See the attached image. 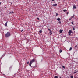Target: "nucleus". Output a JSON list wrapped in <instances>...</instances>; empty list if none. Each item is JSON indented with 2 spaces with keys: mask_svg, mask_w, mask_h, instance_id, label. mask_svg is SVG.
Returning <instances> with one entry per match:
<instances>
[{
  "mask_svg": "<svg viewBox=\"0 0 78 78\" xmlns=\"http://www.w3.org/2000/svg\"><path fill=\"white\" fill-rule=\"evenodd\" d=\"M75 78H77L76 77H75Z\"/></svg>",
  "mask_w": 78,
  "mask_h": 78,
  "instance_id": "nucleus-35",
  "label": "nucleus"
},
{
  "mask_svg": "<svg viewBox=\"0 0 78 78\" xmlns=\"http://www.w3.org/2000/svg\"><path fill=\"white\" fill-rule=\"evenodd\" d=\"M60 78H61V77H60Z\"/></svg>",
  "mask_w": 78,
  "mask_h": 78,
  "instance_id": "nucleus-36",
  "label": "nucleus"
},
{
  "mask_svg": "<svg viewBox=\"0 0 78 78\" xmlns=\"http://www.w3.org/2000/svg\"><path fill=\"white\" fill-rule=\"evenodd\" d=\"M29 40H27V41H28Z\"/></svg>",
  "mask_w": 78,
  "mask_h": 78,
  "instance_id": "nucleus-33",
  "label": "nucleus"
},
{
  "mask_svg": "<svg viewBox=\"0 0 78 78\" xmlns=\"http://www.w3.org/2000/svg\"><path fill=\"white\" fill-rule=\"evenodd\" d=\"M74 16H75V15H73L72 16H71V19H72V18H73V17H74Z\"/></svg>",
  "mask_w": 78,
  "mask_h": 78,
  "instance_id": "nucleus-11",
  "label": "nucleus"
},
{
  "mask_svg": "<svg viewBox=\"0 0 78 78\" xmlns=\"http://www.w3.org/2000/svg\"><path fill=\"white\" fill-rule=\"evenodd\" d=\"M62 31H63V30H62L61 29H60V31L59 32L60 33H62Z\"/></svg>",
  "mask_w": 78,
  "mask_h": 78,
  "instance_id": "nucleus-4",
  "label": "nucleus"
},
{
  "mask_svg": "<svg viewBox=\"0 0 78 78\" xmlns=\"http://www.w3.org/2000/svg\"><path fill=\"white\" fill-rule=\"evenodd\" d=\"M7 24H8V21H7L6 23H5V26H7Z\"/></svg>",
  "mask_w": 78,
  "mask_h": 78,
  "instance_id": "nucleus-7",
  "label": "nucleus"
},
{
  "mask_svg": "<svg viewBox=\"0 0 78 78\" xmlns=\"http://www.w3.org/2000/svg\"><path fill=\"white\" fill-rule=\"evenodd\" d=\"M34 61H35V60L34 58H33L32 60L30 61V62L29 64V66H30V67H31V64H32L33 62H34Z\"/></svg>",
  "mask_w": 78,
  "mask_h": 78,
  "instance_id": "nucleus-2",
  "label": "nucleus"
},
{
  "mask_svg": "<svg viewBox=\"0 0 78 78\" xmlns=\"http://www.w3.org/2000/svg\"><path fill=\"white\" fill-rule=\"evenodd\" d=\"M73 9H76V6L75 5H73Z\"/></svg>",
  "mask_w": 78,
  "mask_h": 78,
  "instance_id": "nucleus-5",
  "label": "nucleus"
},
{
  "mask_svg": "<svg viewBox=\"0 0 78 78\" xmlns=\"http://www.w3.org/2000/svg\"><path fill=\"white\" fill-rule=\"evenodd\" d=\"M0 5H1V2H0Z\"/></svg>",
  "mask_w": 78,
  "mask_h": 78,
  "instance_id": "nucleus-32",
  "label": "nucleus"
},
{
  "mask_svg": "<svg viewBox=\"0 0 78 78\" xmlns=\"http://www.w3.org/2000/svg\"><path fill=\"white\" fill-rule=\"evenodd\" d=\"M62 51V50L60 49L59 50V52L60 53H61Z\"/></svg>",
  "mask_w": 78,
  "mask_h": 78,
  "instance_id": "nucleus-10",
  "label": "nucleus"
},
{
  "mask_svg": "<svg viewBox=\"0 0 78 78\" xmlns=\"http://www.w3.org/2000/svg\"><path fill=\"white\" fill-rule=\"evenodd\" d=\"M63 11H64V12H66V11H67V10H63Z\"/></svg>",
  "mask_w": 78,
  "mask_h": 78,
  "instance_id": "nucleus-15",
  "label": "nucleus"
},
{
  "mask_svg": "<svg viewBox=\"0 0 78 78\" xmlns=\"http://www.w3.org/2000/svg\"><path fill=\"white\" fill-rule=\"evenodd\" d=\"M71 23L72 25H74L73 24V21H72V22Z\"/></svg>",
  "mask_w": 78,
  "mask_h": 78,
  "instance_id": "nucleus-16",
  "label": "nucleus"
},
{
  "mask_svg": "<svg viewBox=\"0 0 78 78\" xmlns=\"http://www.w3.org/2000/svg\"><path fill=\"white\" fill-rule=\"evenodd\" d=\"M72 18H71L70 19H69V20H72Z\"/></svg>",
  "mask_w": 78,
  "mask_h": 78,
  "instance_id": "nucleus-24",
  "label": "nucleus"
},
{
  "mask_svg": "<svg viewBox=\"0 0 78 78\" xmlns=\"http://www.w3.org/2000/svg\"><path fill=\"white\" fill-rule=\"evenodd\" d=\"M52 1H54V0H52Z\"/></svg>",
  "mask_w": 78,
  "mask_h": 78,
  "instance_id": "nucleus-34",
  "label": "nucleus"
},
{
  "mask_svg": "<svg viewBox=\"0 0 78 78\" xmlns=\"http://www.w3.org/2000/svg\"><path fill=\"white\" fill-rule=\"evenodd\" d=\"M70 77L71 78H73V76H71Z\"/></svg>",
  "mask_w": 78,
  "mask_h": 78,
  "instance_id": "nucleus-20",
  "label": "nucleus"
},
{
  "mask_svg": "<svg viewBox=\"0 0 78 78\" xmlns=\"http://www.w3.org/2000/svg\"><path fill=\"white\" fill-rule=\"evenodd\" d=\"M68 33H69V34H71V33H72V31L71 30H69Z\"/></svg>",
  "mask_w": 78,
  "mask_h": 78,
  "instance_id": "nucleus-3",
  "label": "nucleus"
},
{
  "mask_svg": "<svg viewBox=\"0 0 78 78\" xmlns=\"http://www.w3.org/2000/svg\"><path fill=\"white\" fill-rule=\"evenodd\" d=\"M50 33H51V34H52V33H51V31H50Z\"/></svg>",
  "mask_w": 78,
  "mask_h": 78,
  "instance_id": "nucleus-26",
  "label": "nucleus"
},
{
  "mask_svg": "<svg viewBox=\"0 0 78 78\" xmlns=\"http://www.w3.org/2000/svg\"><path fill=\"white\" fill-rule=\"evenodd\" d=\"M62 67L63 68H64V69H65V66H62Z\"/></svg>",
  "mask_w": 78,
  "mask_h": 78,
  "instance_id": "nucleus-13",
  "label": "nucleus"
},
{
  "mask_svg": "<svg viewBox=\"0 0 78 78\" xmlns=\"http://www.w3.org/2000/svg\"><path fill=\"white\" fill-rule=\"evenodd\" d=\"M54 78H58V77L57 76H55L54 77Z\"/></svg>",
  "mask_w": 78,
  "mask_h": 78,
  "instance_id": "nucleus-12",
  "label": "nucleus"
},
{
  "mask_svg": "<svg viewBox=\"0 0 78 78\" xmlns=\"http://www.w3.org/2000/svg\"><path fill=\"white\" fill-rule=\"evenodd\" d=\"M66 14H69V12H67Z\"/></svg>",
  "mask_w": 78,
  "mask_h": 78,
  "instance_id": "nucleus-27",
  "label": "nucleus"
},
{
  "mask_svg": "<svg viewBox=\"0 0 78 78\" xmlns=\"http://www.w3.org/2000/svg\"><path fill=\"white\" fill-rule=\"evenodd\" d=\"M58 23H59V24H61V21H60L59 22H58Z\"/></svg>",
  "mask_w": 78,
  "mask_h": 78,
  "instance_id": "nucleus-17",
  "label": "nucleus"
},
{
  "mask_svg": "<svg viewBox=\"0 0 78 78\" xmlns=\"http://www.w3.org/2000/svg\"><path fill=\"white\" fill-rule=\"evenodd\" d=\"M57 20H58V21H60V20H61V19L58 18L57 19Z\"/></svg>",
  "mask_w": 78,
  "mask_h": 78,
  "instance_id": "nucleus-9",
  "label": "nucleus"
},
{
  "mask_svg": "<svg viewBox=\"0 0 78 78\" xmlns=\"http://www.w3.org/2000/svg\"><path fill=\"white\" fill-rule=\"evenodd\" d=\"M48 30L49 31H51V30H50V29H49V28L48 29Z\"/></svg>",
  "mask_w": 78,
  "mask_h": 78,
  "instance_id": "nucleus-18",
  "label": "nucleus"
},
{
  "mask_svg": "<svg viewBox=\"0 0 78 78\" xmlns=\"http://www.w3.org/2000/svg\"><path fill=\"white\" fill-rule=\"evenodd\" d=\"M42 30H40V31H39V33H42Z\"/></svg>",
  "mask_w": 78,
  "mask_h": 78,
  "instance_id": "nucleus-19",
  "label": "nucleus"
},
{
  "mask_svg": "<svg viewBox=\"0 0 78 78\" xmlns=\"http://www.w3.org/2000/svg\"><path fill=\"white\" fill-rule=\"evenodd\" d=\"M76 73V72H74V74H75V73Z\"/></svg>",
  "mask_w": 78,
  "mask_h": 78,
  "instance_id": "nucleus-30",
  "label": "nucleus"
},
{
  "mask_svg": "<svg viewBox=\"0 0 78 78\" xmlns=\"http://www.w3.org/2000/svg\"><path fill=\"white\" fill-rule=\"evenodd\" d=\"M37 19L38 20H40V19H39V18H37Z\"/></svg>",
  "mask_w": 78,
  "mask_h": 78,
  "instance_id": "nucleus-23",
  "label": "nucleus"
},
{
  "mask_svg": "<svg viewBox=\"0 0 78 78\" xmlns=\"http://www.w3.org/2000/svg\"><path fill=\"white\" fill-rule=\"evenodd\" d=\"M58 6V4H54L53 5V6Z\"/></svg>",
  "mask_w": 78,
  "mask_h": 78,
  "instance_id": "nucleus-6",
  "label": "nucleus"
},
{
  "mask_svg": "<svg viewBox=\"0 0 78 78\" xmlns=\"http://www.w3.org/2000/svg\"><path fill=\"white\" fill-rule=\"evenodd\" d=\"M23 31V29L21 31V32H22Z\"/></svg>",
  "mask_w": 78,
  "mask_h": 78,
  "instance_id": "nucleus-25",
  "label": "nucleus"
},
{
  "mask_svg": "<svg viewBox=\"0 0 78 78\" xmlns=\"http://www.w3.org/2000/svg\"><path fill=\"white\" fill-rule=\"evenodd\" d=\"M72 47H71L69 49V50H72Z\"/></svg>",
  "mask_w": 78,
  "mask_h": 78,
  "instance_id": "nucleus-14",
  "label": "nucleus"
},
{
  "mask_svg": "<svg viewBox=\"0 0 78 78\" xmlns=\"http://www.w3.org/2000/svg\"><path fill=\"white\" fill-rule=\"evenodd\" d=\"M77 45H76L75 46V47H77Z\"/></svg>",
  "mask_w": 78,
  "mask_h": 78,
  "instance_id": "nucleus-28",
  "label": "nucleus"
},
{
  "mask_svg": "<svg viewBox=\"0 0 78 78\" xmlns=\"http://www.w3.org/2000/svg\"><path fill=\"white\" fill-rule=\"evenodd\" d=\"M58 13H56V16H58Z\"/></svg>",
  "mask_w": 78,
  "mask_h": 78,
  "instance_id": "nucleus-21",
  "label": "nucleus"
},
{
  "mask_svg": "<svg viewBox=\"0 0 78 78\" xmlns=\"http://www.w3.org/2000/svg\"><path fill=\"white\" fill-rule=\"evenodd\" d=\"M69 36H70V35H71V34H69Z\"/></svg>",
  "mask_w": 78,
  "mask_h": 78,
  "instance_id": "nucleus-31",
  "label": "nucleus"
},
{
  "mask_svg": "<svg viewBox=\"0 0 78 78\" xmlns=\"http://www.w3.org/2000/svg\"><path fill=\"white\" fill-rule=\"evenodd\" d=\"M73 31H74L75 30V28L74 27V28H73Z\"/></svg>",
  "mask_w": 78,
  "mask_h": 78,
  "instance_id": "nucleus-22",
  "label": "nucleus"
},
{
  "mask_svg": "<svg viewBox=\"0 0 78 78\" xmlns=\"http://www.w3.org/2000/svg\"><path fill=\"white\" fill-rule=\"evenodd\" d=\"M10 36H11V33L9 32H7V33L5 34V37H9Z\"/></svg>",
  "mask_w": 78,
  "mask_h": 78,
  "instance_id": "nucleus-1",
  "label": "nucleus"
},
{
  "mask_svg": "<svg viewBox=\"0 0 78 78\" xmlns=\"http://www.w3.org/2000/svg\"><path fill=\"white\" fill-rule=\"evenodd\" d=\"M9 14H14V12L13 11L9 12Z\"/></svg>",
  "mask_w": 78,
  "mask_h": 78,
  "instance_id": "nucleus-8",
  "label": "nucleus"
},
{
  "mask_svg": "<svg viewBox=\"0 0 78 78\" xmlns=\"http://www.w3.org/2000/svg\"><path fill=\"white\" fill-rule=\"evenodd\" d=\"M27 64H29V61L27 62Z\"/></svg>",
  "mask_w": 78,
  "mask_h": 78,
  "instance_id": "nucleus-29",
  "label": "nucleus"
}]
</instances>
